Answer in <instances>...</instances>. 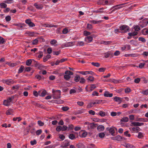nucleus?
<instances>
[{
	"instance_id": "nucleus-42",
	"label": "nucleus",
	"mask_w": 148,
	"mask_h": 148,
	"mask_svg": "<svg viewBox=\"0 0 148 148\" xmlns=\"http://www.w3.org/2000/svg\"><path fill=\"white\" fill-rule=\"evenodd\" d=\"M69 138L71 140H73L75 138V135L73 134H70L69 136Z\"/></svg>"
},
{
	"instance_id": "nucleus-61",
	"label": "nucleus",
	"mask_w": 148,
	"mask_h": 148,
	"mask_svg": "<svg viewBox=\"0 0 148 148\" xmlns=\"http://www.w3.org/2000/svg\"><path fill=\"white\" fill-rule=\"evenodd\" d=\"M134 30L136 31H138L140 30V27L138 26H136L134 27Z\"/></svg>"
},
{
	"instance_id": "nucleus-43",
	"label": "nucleus",
	"mask_w": 148,
	"mask_h": 148,
	"mask_svg": "<svg viewBox=\"0 0 148 148\" xmlns=\"http://www.w3.org/2000/svg\"><path fill=\"white\" fill-rule=\"evenodd\" d=\"M38 57L39 58H41L43 56V53L42 51H40L38 53Z\"/></svg>"
},
{
	"instance_id": "nucleus-35",
	"label": "nucleus",
	"mask_w": 148,
	"mask_h": 148,
	"mask_svg": "<svg viewBox=\"0 0 148 148\" xmlns=\"http://www.w3.org/2000/svg\"><path fill=\"white\" fill-rule=\"evenodd\" d=\"M13 110L12 109H9L7 110L6 112V114L7 115H10L12 114Z\"/></svg>"
},
{
	"instance_id": "nucleus-52",
	"label": "nucleus",
	"mask_w": 148,
	"mask_h": 148,
	"mask_svg": "<svg viewBox=\"0 0 148 148\" xmlns=\"http://www.w3.org/2000/svg\"><path fill=\"white\" fill-rule=\"evenodd\" d=\"M55 103L58 104H60L63 103H64V101L61 100H59L55 101Z\"/></svg>"
},
{
	"instance_id": "nucleus-44",
	"label": "nucleus",
	"mask_w": 148,
	"mask_h": 148,
	"mask_svg": "<svg viewBox=\"0 0 148 148\" xmlns=\"http://www.w3.org/2000/svg\"><path fill=\"white\" fill-rule=\"evenodd\" d=\"M91 64L97 67H99L100 66V64L98 62H92L91 63Z\"/></svg>"
},
{
	"instance_id": "nucleus-57",
	"label": "nucleus",
	"mask_w": 148,
	"mask_h": 148,
	"mask_svg": "<svg viewBox=\"0 0 148 148\" xmlns=\"http://www.w3.org/2000/svg\"><path fill=\"white\" fill-rule=\"evenodd\" d=\"M57 41L55 40H52L50 41V43L52 45H54L57 42Z\"/></svg>"
},
{
	"instance_id": "nucleus-26",
	"label": "nucleus",
	"mask_w": 148,
	"mask_h": 148,
	"mask_svg": "<svg viewBox=\"0 0 148 148\" xmlns=\"http://www.w3.org/2000/svg\"><path fill=\"white\" fill-rule=\"evenodd\" d=\"M51 57V56L49 54L47 55L45 57L43 58V61L44 62L47 61Z\"/></svg>"
},
{
	"instance_id": "nucleus-54",
	"label": "nucleus",
	"mask_w": 148,
	"mask_h": 148,
	"mask_svg": "<svg viewBox=\"0 0 148 148\" xmlns=\"http://www.w3.org/2000/svg\"><path fill=\"white\" fill-rule=\"evenodd\" d=\"M128 131H127L124 132V134L126 136L130 137L131 136V135L130 134H128Z\"/></svg>"
},
{
	"instance_id": "nucleus-3",
	"label": "nucleus",
	"mask_w": 148,
	"mask_h": 148,
	"mask_svg": "<svg viewBox=\"0 0 148 148\" xmlns=\"http://www.w3.org/2000/svg\"><path fill=\"white\" fill-rule=\"evenodd\" d=\"M119 29L121 31H123L124 33L129 32L130 29L129 26L125 25H122L119 27Z\"/></svg>"
},
{
	"instance_id": "nucleus-38",
	"label": "nucleus",
	"mask_w": 148,
	"mask_h": 148,
	"mask_svg": "<svg viewBox=\"0 0 148 148\" xmlns=\"http://www.w3.org/2000/svg\"><path fill=\"white\" fill-rule=\"evenodd\" d=\"M98 114L99 115L101 116H105L106 114L105 112L101 111L98 113Z\"/></svg>"
},
{
	"instance_id": "nucleus-25",
	"label": "nucleus",
	"mask_w": 148,
	"mask_h": 148,
	"mask_svg": "<svg viewBox=\"0 0 148 148\" xmlns=\"http://www.w3.org/2000/svg\"><path fill=\"white\" fill-rule=\"evenodd\" d=\"M77 147L78 148H86L85 145L82 143L77 144L76 145Z\"/></svg>"
},
{
	"instance_id": "nucleus-24",
	"label": "nucleus",
	"mask_w": 148,
	"mask_h": 148,
	"mask_svg": "<svg viewBox=\"0 0 148 148\" xmlns=\"http://www.w3.org/2000/svg\"><path fill=\"white\" fill-rule=\"evenodd\" d=\"M142 34L144 35H148V29L144 28L142 31Z\"/></svg>"
},
{
	"instance_id": "nucleus-39",
	"label": "nucleus",
	"mask_w": 148,
	"mask_h": 148,
	"mask_svg": "<svg viewBox=\"0 0 148 148\" xmlns=\"http://www.w3.org/2000/svg\"><path fill=\"white\" fill-rule=\"evenodd\" d=\"M121 121L124 122H127L128 121V118L127 117H123L121 120Z\"/></svg>"
},
{
	"instance_id": "nucleus-14",
	"label": "nucleus",
	"mask_w": 148,
	"mask_h": 148,
	"mask_svg": "<svg viewBox=\"0 0 148 148\" xmlns=\"http://www.w3.org/2000/svg\"><path fill=\"white\" fill-rule=\"evenodd\" d=\"M26 23L28 24V25L30 27H33L35 26V24L32 22L30 20L27 19L25 21Z\"/></svg>"
},
{
	"instance_id": "nucleus-11",
	"label": "nucleus",
	"mask_w": 148,
	"mask_h": 148,
	"mask_svg": "<svg viewBox=\"0 0 148 148\" xmlns=\"http://www.w3.org/2000/svg\"><path fill=\"white\" fill-rule=\"evenodd\" d=\"M34 6H35L38 10H42L43 7V5L42 4H38V3H36L34 4Z\"/></svg>"
},
{
	"instance_id": "nucleus-40",
	"label": "nucleus",
	"mask_w": 148,
	"mask_h": 148,
	"mask_svg": "<svg viewBox=\"0 0 148 148\" xmlns=\"http://www.w3.org/2000/svg\"><path fill=\"white\" fill-rule=\"evenodd\" d=\"M0 7L1 8H6L7 5L5 3H1L0 4Z\"/></svg>"
},
{
	"instance_id": "nucleus-41",
	"label": "nucleus",
	"mask_w": 148,
	"mask_h": 148,
	"mask_svg": "<svg viewBox=\"0 0 148 148\" xmlns=\"http://www.w3.org/2000/svg\"><path fill=\"white\" fill-rule=\"evenodd\" d=\"M85 112V109H82L80 110H78L77 112H76V114H79L84 112Z\"/></svg>"
},
{
	"instance_id": "nucleus-23",
	"label": "nucleus",
	"mask_w": 148,
	"mask_h": 148,
	"mask_svg": "<svg viewBox=\"0 0 148 148\" xmlns=\"http://www.w3.org/2000/svg\"><path fill=\"white\" fill-rule=\"evenodd\" d=\"M85 40L87 41L88 43H89L92 40V38L91 36H88L85 38Z\"/></svg>"
},
{
	"instance_id": "nucleus-51",
	"label": "nucleus",
	"mask_w": 148,
	"mask_h": 148,
	"mask_svg": "<svg viewBox=\"0 0 148 148\" xmlns=\"http://www.w3.org/2000/svg\"><path fill=\"white\" fill-rule=\"evenodd\" d=\"M105 136V134L103 132H101L99 134V136L100 138H103Z\"/></svg>"
},
{
	"instance_id": "nucleus-27",
	"label": "nucleus",
	"mask_w": 148,
	"mask_h": 148,
	"mask_svg": "<svg viewBox=\"0 0 148 148\" xmlns=\"http://www.w3.org/2000/svg\"><path fill=\"white\" fill-rule=\"evenodd\" d=\"M102 21L101 20H100L98 21H97L96 20H91L89 21V22L92 23L94 24H99Z\"/></svg>"
},
{
	"instance_id": "nucleus-34",
	"label": "nucleus",
	"mask_w": 148,
	"mask_h": 148,
	"mask_svg": "<svg viewBox=\"0 0 148 148\" xmlns=\"http://www.w3.org/2000/svg\"><path fill=\"white\" fill-rule=\"evenodd\" d=\"M87 148H97V147L95 146L93 144H90L87 146Z\"/></svg>"
},
{
	"instance_id": "nucleus-17",
	"label": "nucleus",
	"mask_w": 148,
	"mask_h": 148,
	"mask_svg": "<svg viewBox=\"0 0 148 148\" xmlns=\"http://www.w3.org/2000/svg\"><path fill=\"white\" fill-rule=\"evenodd\" d=\"M125 140V138L122 137L120 135H118L116 136V140L118 141H121Z\"/></svg>"
},
{
	"instance_id": "nucleus-63",
	"label": "nucleus",
	"mask_w": 148,
	"mask_h": 148,
	"mask_svg": "<svg viewBox=\"0 0 148 148\" xmlns=\"http://www.w3.org/2000/svg\"><path fill=\"white\" fill-rule=\"evenodd\" d=\"M125 92L126 93H128L131 92V89L129 88H126L125 89Z\"/></svg>"
},
{
	"instance_id": "nucleus-59",
	"label": "nucleus",
	"mask_w": 148,
	"mask_h": 148,
	"mask_svg": "<svg viewBox=\"0 0 148 148\" xmlns=\"http://www.w3.org/2000/svg\"><path fill=\"white\" fill-rule=\"evenodd\" d=\"M42 132V130H41L40 129L39 130H38L36 132V134L37 135H39Z\"/></svg>"
},
{
	"instance_id": "nucleus-48",
	"label": "nucleus",
	"mask_w": 148,
	"mask_h": 148,
	"mask_svg": "<svg viewBox=\"0 0 148 148\" xmlns=\"http://www.w3.org/2000/svg\"><path fill=\"white\" fill-rule=\"evenodd\" d=\"M80 79V77L79 75H77L75 77L74 80L76 82H77Z\"/></svg>"
},
{
	"instance_id": "nucleus-16",
	"label": "nucleus",
	"mask_w": 148,
	"mask_h": 148,
	"mask_svg": "<svg viewBox=\"0 0 148 148\" xmlns=\"http://www.w3.org/2000/svg\"><path fill=\"white\" fill-rule=\"evenodd\" d=\"M141 23L143 24V27L145 26L148 24V19L145 18L142 20Z\"/></svg>"
},
{
	"instance_id": "nucleus-37",
	"label": "nucleus",
	"mask_w": 148,
	"mask_h": 148,
	"mask_svg": "<svg viewBox=\"0 0 148 148\" xmlns=\"http://www.w3.org/2000/svg\"><path fill=\"white\" fill-rule=\"evenodd\" d=\"M94 79V78L92 76H89L87 78V80L89 82H92Z\"/></svg>"
},
{
	"instance_id": "nucleus-4",
	"label": "nucleus",
	"mask_w": 148,
	"mask_h": 148,
	"mask_svg": "<svg viewBox=\"0 0 148 148\" xmlns=\"http://www.w3.org/2000/svg\"><path fill=\"white\" fill-rule=\"evenodd\" d=\"M65 75L64 76V79L68 80L71 77V76L73 75V73L70 71H66L65 72Z\"/></svg>"
},
{
	"instance_id": "nucleus-45",
	"label": "nucleus",
	"mask_w": 148,
	"mask_h": 148,
	"mask_svg": "<svg viewBox=\"0 0 148 148\" xmlns=\"http://www.w3.org/2000/svg\"><path fill=\"white\" fill-rule=\"evenodd\" d=\"M143 134L141 132H139L138 133V137L139 138H141L143 137Z\"/></svg>"
},
{
	"instance_id": "nucleus-28",
	"label": "nucleus",
	"mask_w": 148,
	"mask_h": 148,
	"mask_svg": "<svg viewBox=\"0 0 148 148\" xmlns=\"http://www.w3.org/2000/svg\"><path fill=\"white\" fill-rule=\"evenodd\" d=\"M125 56L126 57L128 56H131L134 57H135L137 56V55L135 53H129L125 54Z\"/></svg>"
},
{
	"instance_id": "nucleus-32",
	"label": "nucleus",
	"mask_w": 148,
	"mask_h": 148,
	"mask_svg": "<svg viewBox=\"0 0 148 148\" xmlns=\"http://www.w3.org/2000/svg\"><path fill=\"white\" fill-rule=\"evenodd\" d=\"M24 66L23 65H21L18 69V73L20 74L22 73L24 70Z\"/></svg>"
},
{
	"instance_id": "nucleus-33",
	"label": "nucleus",
	"mask_w": 148,
	"mask_h": 148,
	"mask_svg": "<svg viewBox=\"0 0 148 148\" xmlns=\"http://www.w3.org/2000/svg\"><path fill=\"white\" fill-rule=\"evenodd\" d=\"M113 55V53H112L111 52H108L106 53H105L104 56L106 58H108L109 57L110 55Z\"/></svg>"
},
{
	"instance_id": "nucleus-22",
	"label": "nucleus",
	"mask_w": 148,
	"mask_h": 148,
	"mask_svg": "<svg viewBox=\"0 0 148 148\" xmlns=\"http://www.w3.org/2000/svg\"><path fill=\"white\" fill-rule=\"evenodd\" d=\"M97 130L99 132L102 131L104 129V127L102 125H99L97 127Z\"/></svg>"
},
{
	"instance_id": "nucleus-8",
	"label": "nucleus",
	"mask_w": 148,
	"mask_h": 148,
	"mask_svg": "<svg viewBox=\"0 0 148 148\" xmlns=\"http://www.w3.org/2000/svg\"><path fill=\"white\" fill-rule=\"evenodd\" d=\"M67 127L65 125H63L62 126L60 125H59L57 127L56 130L57 132H60V131H64L66 130Z\"/></svg>"
},
{
	"instance_id": "nucleus-64",
	"label": "nucleus",
	"mask_w": 148,
	"mask_h": 148,
	"mask_svg": "<svg viewBox=\"0 0 148 148\" xmlns=\"http://www.w3.org/2000/svg\"><path fill=\"white\" fill-rule=\"evenodd\" d=\"M38 40L37 39H34L32 42V44L33 45H36L37 44V43H38Z\"/></svg>"
},
{
	"instance_id": "nucleus-53",
	"label": "nucleus",
	"mask_w": 148,
	"mask_h": 148,
	"mask_svg": "<svg viewBox=\"0 0 148 148\" xmlns=\"http://www.w3.org/2000/svg\"><path fill=\"white\" fill-rule=\"evenodd\" d=\"M62 109L63 111H66L69 110V108L67 106H64L62 107Z\"/></svg>"
},
{
	"instance_id": "nucleus-10",
	"label": "nucleus",
	"mask_w": 148,
	"mask_h": 148,
	"mask_svg": "<svg viewBox=\"0 0 148 148\" xmlns=\"http://www.w3.org/2000/svg\"><path fill=\"white\" fill-rule=\"evenodd\" d=\"M3 82L8 85L13 84L15 82L12 79H6L3 80Z\"/></svg>"
},
{
	"instance_id": "nucleus-56",
	"label": "nucleus",
	"mask_w": 148,
	"mask_h": 148,
	"mask_svg": "<svg viewBox=\"0 0 148 148\" xmlns=\"http://www.w3.org/2000/svg\"><path fill=\"white\" fill-rule=\"evenodd\" d=\"M87 28L89 30L91 29L92 28V25L91 24L88 23L87 25Z\"/></svg>"
},
{
	"instance_id": "nucleus-55",
	"label": "nucleus",
	"mask_w": 148,
	"mask_h": 148,
	"mask_svg": "<svg viewBox=\"0 0 148 148\" xmlns=\"http://www.w3.org/2000/svg\"><path fill=\"white\" fill-rule=\"evenodd\" d=\"M38 124L40 126H43L44 125V123L40 120L38 121Z\"/></svg>"
},
{
	"instance_id": "nucleus-1",
	"label": "nucleus",
	"mask_w": 148,
	"mask_h": 148,
	"mask_svg": "<svg viewBox=\"0 0 148 148\" xmlns=\"http://www.w3.org/2000/svg\"><path fill=\"white\" fill-rule=\"evenodd\" d=\"M52 92L53 93L52 96L54 99H58L60 98L61 92L60 90L53 89Z\"/></svg>"
},
{
	"instance_id": "nucleus-19",
	"label": "nucleus",
	"mask_w": 148,
	"mask_h": 148,
	"mask_svg": "<svg viewBox=\"0 0 148 148\" xmlns=\"http://www.w3.org/2000/svg\"><path fill=\"white\" fill-rule=\"evenodd\" d=\"M104 96L107 97H112L113 96V94L110 93L106 91L104 94Z\"/></svg>"
},
{
	"instance_id": "nucleus-62",
	"label": "nucleus",
	"mask_w": 148,
	"mask_h": 148,
	"mask_svg": "<svg viewBox=\"0 0 148 148\" xmlns=\"http://www.w3.org/2000/svg\"><path fill=\"white\" fill-rule=\"evenodd\" d=\"M19 87V86L18 85H16L14 86H12V89L13 90H17L18 89Z\"/></svg>"
},
{
	"instance_id": "nucleus-36",
	"label": "nucleus",
	"mask_w": 148,
	"mask_h": 148,
	"mask_svg": "<svg viewBox=\"0 0 148 148\" xmlns=\"http://www.w3.org/2000/svg\"><path fill=\"white\" fill-rule=\"evenodd\" d=\"M109 132L112 135H113L115 132V131L114 129L111 127L109 129Z\"/></svg>"
},
{
	"instance_id": "nucleus-60",
	"label": "nucleus",
	"mask_w": 148,
	"mask_h": 148,
	"mask_svg": "<svg viewBox=\"0 0 148 148\" xmlns=\"http://www.w3.org/2000/svg\"><path fill=\"white\" fill-rule=\"evenodd\" d=\"M84 45V42L83 41H79L77 42V45L79 46H83Z\"/></svg>"
},
{
	"instance_id": "nucleus-13",
	"label": "nucleus",
	"mask_w": 148,
	"mask_h": 148,
	"mask_svg": "<svg viewBox=\"0 0 148 148\" xmlns=\"http://www.w3.org/2000/svg\"><path fill=\"white\" fill-rule=\"evenodd\" d=\"M104 9L103 8H101L99 9L93 10V12L95 13H102L104 12V11L103 10Z\"/></svg>"
},
{
	"instance_id": "nucleus-46",
	"label": "nucleus",
	"mask_w": 148,
	"mask_h": 148,
	"mask_svg": "<svg viewBox=\"0 0 148 148\" xmlns=\"http://www.w3.org/2000/svg\"><path fill=\"white\" fill-rule=\"evenodd\" d=\"M87 132L85 131H84L80 136L82 137H85L87 136Z\"/></svg>"
},
{
	"instance_id": "nucleus-49",
	"label": "nucleus",
	"mask_w": 148,
	"mask_h": 148,
	"mask_svg": "<svg viewBox=\"0 0 148 148\" xmlns=\"http://www.w3.org/2000/svg\"><path fill=\"white\" fill-rule=\"evenodd\" d=\"M32 60L31 59L28 60L26 62V65L27 66H30L32 63Z\"/></svg>"
},
{
	"instance_id": "nucleus-7",
	"label": "nucleus",
	"mask_w": 148,
	"mask_h": 148,
	"mask_svg": "<svg viewBox=\"0 0 148 148\" xmlns=\"http://www.w3.org/2000/svg\"><path fill=\"white\" fill-rule=\"evenodd\" d=\"M144 123H140L137 122H132L130 124V125L131 126L138 127L143 125Z\"/></svg>"
},
{
	"instance_id": "nucleus-15",
	"label": "nucleus",
	"mask_w": 148,
	"mask_h": 148,
	"mask_svg": "<svg viewBox=\"0 0 148 148\" xmlns=\"http://www.w3.org/2000/svg\"><path fill=\"white\" fill-rule=\"evenodd\" d=\"M130 129L133 132H135L136 133L138 132L141 130L140 128L138 127L130 128Z\"/></svg>"
},
{
	"instance_id": "nucleus-29",
	"label": "nucleus",
	"mask_w": 148,
	"mask_h": 148,
	"mask_svg": "<svg viewBox=\"0 0 148 148\" xmlns=\"http://www.w3.org/2000/svg\"><path fill=\"white\" fill-rule=\"evenodd\" d=\"M112 43V42L111 41H101V44L106 45L110 44Z\"/></svg>"
},
{
	"instance_id": "nucleus-21",
	"label": "nucleus",
	"mask_w": 148,
	"mask_h": 148,
	"mask_svg": "<svg viewBox=\"0 0 148 148\" xmlns=\"http://www.w3.org/2000/svg\"><path fill=\"white\" fill-rule=\"evenodd\" d=\"M43 26L47 27H56V25L50 24H44L43 25Z\"/></svg>"
},
{
	"instance_id": "nucleus-30",
	"label": "nucleus",
	"mask_w": 148,
	"mask_h": 148,
	"mask_svg": "<svg viewBox=\"0 0 148 148\" xmlns=\"http://www.w3.org/2000/svg\"><path fill=\"white\" fill-rule=\"evenodd\" d=\"M46 91L45 90L42 91L41 93L40 91L39 92V95L41 97H44L46 95Z\"/></svg>"
},
{
	"instance_id": "nucleus-20",
	"label": "nucleus",
	"mask_w": 148,
	"mask_h": 148,
	"mask_svg": "<svg viewBox=\"0 0 148 148\" xmlns=\"http://www.w3.org/2000/svg\"><path fill=\"white\" fill-rule=\"evenodd\" d=\"M114 99L115 101L119 102V103H120L122 101L121 99H122L119 97L116 96L114 97Z\"/></svg>"
},
{
	"instance_id": "nucleus-6",
	"label": "nucleus",
	"mask_w": 148,
	"mask_h": 148,
	"mask_svg": "<svg viewBox=\"0 0 148 148\" xmlns=\"http://www.w3.org/2000/svg\"><path fill=\"white\" fill-rule=\"evenodd\" d=\"M12 101V98L11 97H9L3 101V104L6 106H9L10 105Z\"/></svg>"
},
{
	"instance_id": "nucleus-58",
	"label": "nucleus",
	"mask_w": 148,
	"mask_h": 148,
	"mask_svg": "<svg viewBox=\"0 0 148 148\" xmlns=\"http://www.w3.org/2000/svg\"><path fill=\"white\" fill-rule=\"evenodd\" d=\"M5 19L7 21H9L11 20V17L10 16L8 15L5 17Z\"/></svg>"
},
{
	"instance_id": "nucleus-9",
	"label": "nucleus",
	"mask_w": 148,
	"mask_h": 148,
	"mask_svg": "<svg viewBox=\"0 0 148 148\" xmlns=\"http://www.w3.org/2000/svg\"><path fill=\"white\" fill-rule=\"evenodd\" d=\"M97 125V124L94 123H90L88 125V129L90 130V129H94L96 128Z\"/></svg>"
},
{
	"instance_id": "nucleus-18",
	"label": "nucleus",
	"mask_w": 148,
	"mask_h": 148,
	"mask_svg": "<svg viewBox=\"0 0 148 148\" xmlns=\"http://www.w3.org/2000/svg\"><path fill=\"white\" fill-rule=\"evenodd\" d=\"M124 146L126 148H135V147L130 143H125Z\"/></svg>"
},
{
	"instance_id": "nucleus-50",
	"label": "nucleus",
	"mask_w": 148,
	"mask_h": 148,
	"mask_svg": "<svg viewBox=\"0 0 148 148\" xmlns=\"http://www.w3.org/2000/svg\"><path fill=\"white\" fill-rule=\"evenodd\" d=\"M138 40L141 41L143 42H145L146 41V40L145 38L142 37H140L138 38Z\"/></svg>"
},
{
	"instance_id": "nucleus-5",
	"label": "nucleus",
	"mask_w": 148,
	"mask_h": 148,
	"mask_svg": "<svg viewBox=\"0 0 148 148\" xmlns=\"http://www.w3.org/2000/svg\"><path fill=\"white\" fill-rule=\"evenodd\" d=\"M95 84H92L90 86L87 85L85 88L86 91L88 92H91L96 88Z\"/></svg>"
},
{
	"instance_id": "nucleus-47",
	"label": "nucleus",
	"mask_w": 148,
	"mask_h": 148,
	"mask_svg": "<svg viewBox=\"0 0 148 148\" xmlns=\"http://www.w3.org/2000/svg\"><path fill=\"white\" fill-rule=\"evenodd\" d=\"M141 93L143 95H148V89L143 90Z\"/></svg>"
},
{
	"instance_id": "nucleus-31",
	"label": "nucleus",
	"mask_w": 148,
	"mask_h": 148,
	"mask_svg": "<svg viewBox=\"0 0 148 148\" xmlns=\"http://www.w3.org/2000/svg\"><path fill=\"white\" fill-rule=\"evenodd\" d=\"M74 45L73 43L72 42H69L66 43L64 46L65 47H71Z\"/></svg>"
},
{
	"instance_id": "nucleus-12",
	"label": "nucleus",
	"mask_w": 148,
	"mask_h": 148,
	"mask_svg": "<svg viewBox=\"0 0 148 148\" xmlns=\"http://www.w3.org/2000/svg\"><path fill=\"white\" fill-rule=\"evenodd\" d=\"M69 145V141L67 140H65L62 144L61 147L62 148L66 147Z\"/></svg>"
},
{
	"instance_id": "nucleus-2",
	"label": "nucleus",
	"mask_w": 148,
	"mask_h": 148,
	"mask_svg": "<svg viewBox=\"0 0 148 148\" xmlns=\"http://www.w3.org/2000/svg\"><path fill=\"white\" fill-rule=\"evenodd\" d=\"M127 3H125L121 4L116 5L112 7L111 8V9L112 10L113 9V10L112 11V12H113L116 10H119L121 9L124 7V6H123L124 5L126 4Z\"/></svg>"
}]
</instances>
